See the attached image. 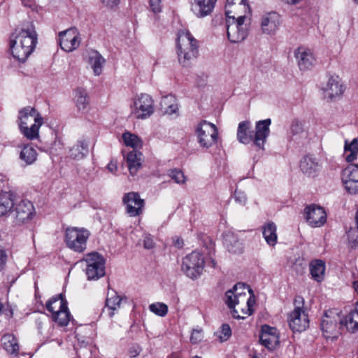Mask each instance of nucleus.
<instances>
[{
	"label": "nucleus",
	"mask_w": 358,
	"mask_h": 358,
	"mask_svg": "<svg viewBox=\"0 0 358 358\" xmlns=\"http://www.w3.org/2000/svg\"><path fill=\"white\" fill-rule=\"evenodd\" d=\"M224 301L236 319H245L252 315L255 303L252 289L243 283H238L227 291Z\"/></svg>",
	"instance_id": "nucleus-1"
},
{
	"label": "nucleus",
	"mask_w": 358,
	"mask_h": 358,
	"mask_svg": "<svg viewBox=\"0 0 358 358\" xmlns=\"http://www.w3.org/2000/svg\"><path fill=\"white\" fill-rule=\"evenodd\" d=\"M38 42V34L32 22L24 24L10 36V48L13 57L25 62L34 52Z\"/></svg>",
	"instance_id": "nucleus-2"
},
{
	"label": "nucleus",
	"mask_w": 358,
	"mask_h": 358,
	"mask_svg": "<svg viewBox=\"0 0 358 358\" xmlns=\"http://www.w3.org/2000/svg\"><path fill=\"white\" fill-rule=\"evenodd\" d=\"M271 124V119L257 121L254 131L252 130L250 121H242L238 125L237 140L239 143L245 145L252 143L258 149L264 150V145L270 134Z\"/></svg>",
	"instance_id": "nucleus-3"
},
{
	"label": "nucleus",
	"mask_w": 358,
	"mask_h": 358,
	"mask_svg": "<svg viewBox=\"0 0 358 358\" xmlns=\"http://www.w3.org/2000/svg\"><path fill=\"white\" fill-rule=\"evenodd\" d=\"M176 48L178 61L184 67L189 66L198 56V41L188 30L178 31Z\"/></svg>",
	"instance_id": "nucleus-4"
},
{
	"label": "nucleus",
	"mask_w": 358,
	"mask_h": 358,
	"mask_svg": "<svg viewBox=\"0 0 358 358\" xmlns=\"http://www.w3.org/2000/svg\"><path fill=\"white\" fill-rule=\"evenodd\" d=\"M90 232L84 228L69 227L65 231V242L69 248L76 252H83L87 248Z\"/></svg>",
	"instance_id": "nucleus-5"
},
{
	"label": "nucleus",
	"mask_w": 358,
	"mask_h": 358,
	"mask_svg": "<svg viewBox=\"0 0 358 358\" xmlns=\"http://www.w3.org/2000/svg\"><path fill=\"white\" fill-rule=\"evenodd\" d=\"M198 143L203 148L215 145L218 138V130L214 124L202 120L195 128Z\"/></svg>",
	"instance_id": "nucleus-6"
},
{
	"label": "nucleus",
	"mask_w": 358,
	"mask_h": 358,
	"mask_svg": "<svg viewBox=\"0 0 358 358\" xmlns=\"http://www.w3.org/2000/svg\"><path fill=\"white\" fill-rule=\"evenodd\" d=\"M154 111V101L149 94H141L134 98L131 113L135 118L145 120L150 117Z\"/></svg>",
	"instance_id": "nucleus-7"
},
{
	"label": "nucleus",
	"mask_w": 358,
	"mask_h": 358,
	"mask_svg": "<svg viewBox=\"0 0 358 358\" xmlns=\"http://www.w3.org/2000/svg\"><path fill=\"white\" fill-rule=\"evenodd\" d=\"M204 264L202 255L194 251L182 259L181 269L187 277L196 279L201 275Z\"/></svg>",
	"instance_id": "nucleus-8"
},
{
	"label": "nucleus",
	"mask_w": 358,
	"mask_h": 358,
	"mask_svg": "<svg viewBox=\"0 0 358 358\" xmlns=\"http://www.w3.org/2000/svg\"><path fill=\"white\" fill-rule=\"evenodd\" d=\"M83 261L86 262L85 273L88 280H98L105 275V259L98 252L87 254Z\"/></svg>",
	"instance_id": "nucleus-9"
},
{
	"label": "nucleus",
	"mask_w": 358,
	"mask_h": 358,
	"mask_svg": "<svg viewBox=\"0 0 358 358\" xmlns=\"http://www.w3.org/2000/svg\"><path fill=\"white\" fill-rule=\"evenodd\" d=\"M321 330L326 338L334 339L338 338L341 334V329L343 327L342 320L340 316L331 311L325 312L321 321Z\"/></svg>",
	"instance_id": "nucleus-10"
},
{
	"label": "nucleus",
	"mask_w": 358,
	"mask_h": 358,
	"mask_svg": "<svg viewBox=\"0 0 358 358\" xmlns=\"http://www.w3.org/2000/svg\"><path fill=\"white\" fill-rule=\"evenodd\" d=\"M243 18L239 20H227V32L229 40L233 43H240L244 41L248 34L249 27Z\"/></svg>",
	"instance_id": "nucleus-11"
},
{
	"label": "nucleus",
	"mask_w": 358,
	"mask_h": 358,
	"mask_svg": "<svg viewBox=\"0 0 358 358\" xmlns=\"http://www.w3.org/2000/svg\"><path fill=\"white\" fill-rule=\"evenodd\" d=\"M122 203L125 206L126 213L130 217L138 216L143 212L145 201L141 199L137 192H130L124 194Z\"/></svg>",
	"instance_id": "nucleus-12"
},
{
	"label": "nucleus",
	"mask_w": 358,
	"mask_h": 358,
	"mask_svg": "<svg viewBox=\"0 0 358 358\" xmlns=\"http://www.w3.org/2000/svg\"><path fill=\"white\" fill-rule=\"evenodd\" d=\"M249 13L250 7L246 0H227L225 14L228 20H239L240 17L245 20Z\"/></svg>",
	"instance_id": "nucleus-13"
},
{
	"label": "nucleus",
	"mask_w": 358,
	"mask_h": 358,
	"mask_svg": "<svg viewBox=\"0 0 358 358\" xmlns=\"http://www.w3.org/2000/svg\"><path fill=\"white\" fill-rule=\"evenodd\" d=\"M304 218L311 227H320L327 222V213L322 207L312 204L304 208Z\"/></svg>",
	"instance_id": "nucleus-14"
},
{
	"label": "nucleus",
	"mask_w": 358,
	"mask_h": 358,
	"mask_svg": "<svg viewBox=\"0 0 358 358\" xmlns=\"http://www.w3.org/2000/svg\"><path fill=\"white\" fill-rule=\"evenodd\" d=\"M342 180L348 193L358 194V164H349L343 171Z\"/></svg>",
	"instance_id": "nucleus-15"
},
{
	"label": "nucleus",
	"mask_w": 358,
	"mask_h": 358,
	"mask_svg": "<svg viewBox=\"0 0 358 358\" xmlns=\"http://www.w3.org/2000/svg\"><path fill=\"white\" fill-rule=\"evenodd\" d=\"M288 322L293 331L301 332L308 327L309 320L305 310L297 306L289 313Z\"/></svg>",
	"instance_id": "nucleus-16"
},
{
	"label": "nucleus",
	"mask_w": 358,
	"mask_h": 358,
	"mask_svg": "<svg viewBox=\"0 0 358 358\" xmlns=\"http://www.w3.org/2000/svg\"><path fill=\"white\" fill-rule=\"evenodd\" d=\"M59 36L61 48L66 52H72L80 45V34L76 28L62 31Z\"/></svg>",
	"instance_id": "nucleus-17"
},
{
	"label": "nucleus",
	"mask_w": 358,
	"mask_h": 358,
	"mask_svg": "<svg viewBox=\"0 0 358 358\" xmlns=\"http://www.w3.org/2000/svg\"><path fill=\"white\" fill-rule=\"evenodd\" d=\"M34 208L31 202L22 200L16 205L15 208L14 222L20 226L31 220L34 215Z\"/></svg>",
	"instance_id": "nucleus-18"
},
{
	"label": "nucleus",
	"mask_w": 358,
	"mask_h": 358,
	"mask_svg": "<svg viewBox=\"0 0 358 358\" xmlns=\"http://www.w3.org/2000/svg\"><path fill=\"white\" fill-rule=\"evenodd\" d=\"M259 341L262 345L270 350H274L279 344V334L275 327L268 325L262 327Z\"/></svg>",
	"instance_id": "nucleus-19"
},
{
	"label": "nucleus",
	"mask_w": 358,
	"mask_h": 358,
	"mask_svg": "<svg viewBox=\"0 0 358 358\" xmlns=\"http://www.w3.org/2000/svg\"><path fill=\"white\" fill-rule=\"evenodd\" d=\"M19 127L22 128L34 123L42 122L43 118L34 108L28 106L19 112Z\"/></svg>",
	"instance_id": "nucleus-20"
},
{
	"label": "nucleus",
	"mask_w": 358,
	"mask_h": 358,
	"mask_svg": "<svg viewBox=\"0 0 358 358\" xmlns=\"http://www.w3.org/2000/svg\"><path fill=\"white\" fill-rule=\"evenodd\" d=\"M294 55L298 66L302 71L310 69L315 62V58L312 51L304 47L298 48Z\"/></svg>",
	"instance_id": "nucleus-21"
},
{
	"label": "nucleus",
	"mask_w": 358,
	"mask_h": 358,
	"mask_svg": "<svg viewBox=\"0 0 358 358\" xmlns=\"http://www.w3.org/2000/svg\"><path fill=\"white\" fill-rule=\"evenodd\" d=\"M217 0H193L192 10L198 17H204L210 15L215 6Z\"/></svg>",
	"instance_id": "nucleus-22"
},
{
	"label": "nucleus",
	"mask_w": 358,
	"mask_h": 358,
	"mask_svg": "<svg viewBox=\"0 0 358 358\" xmlns=\"http://www.w3.org/2000/svg\"><path fill=\"white\" fill-rule=\"evenodd\" d=\"M280 16L276 13H269L262 17L261 28L265 34H274L278 29Z\"/></svg>",
	"instance_id": "nucleus-23"
},
{
	"label": "nucleus",
	"mask_w": 358,
	"mask_h": 358,
	"mask_svg": "<svg viewBox=\"0 0 358 358\" xmlns=\"http://www.w3.org/2000/svg\"><path fill=\"white\" fill-rule=\"evenodd\" d=\"M325 96L333 99L342 95L343 87L338 76H331L329 78L326 86L324 87Z\"/></svg>",
	"instance_id": "nucleus-24"
},
{
	"label": "nucleus",
	"mask_w": 358,
	"mask_h": 358,
	"mask_svg": "<svg viewBox=\"0 0 358 358\" xmlns=\"http://www.w3.org/2000/svg\"><path fill=\"white\" fill-rule=\"evenodd\" d=\"M224 244L227 250L234 254L241 253L243 250V243L234 233H227L224 236Z\"/></svg>",
	"instance_id": "nucleus-25"
},
{
	"label": "nucleus",
	"mask_w": 358,
	"mask_h": 358,
	"mask_svg": "<svg viewBox=\"0 0 358 358\" xmlns=\"http://www.w3.org/2000/svg\"><path fill=\"white\" fill-rule=\"evenodd\" d=\"M87 61L93 69L94 75L99 76L102 72V66L105 62L103 57L97 51L92 50L88 52Z\"/></svg>",
	"instance_id": "nucleus-26"
},
{
	"label": "nucleus",
	"mask_w": 358,
	"mask_h": 358,
	"mask_svg": "<svg viewBox=\"0 0 358 358\" xmlns=\"http://www.w3.org/2000/svg\"><path fill=\"white\" fill-rule=\"evenodd\" d=\"M301 170L307 175H313L320 169V165L315 157L307 155L300 162Z\"/></svg>",
	"instance_id": "nucleus-27"
},
{
	"label": "nucleus",
	"mask_w": 358,
	"mask_h": 358,
	"mask_svg": "<svg viewBox=\"0 0 358 358\" xmlns=\"http://www.w3.org/2000/svg\"><path fill=\"white\" fill-rule=\"evenodd\" d=\"M325 262L321 259H315L310 264V271L312 278L320 282L324 278Z\"/></svg>",
	"instance_id": "nucleus-28"
},
{
	"label": "nucleus",
	"mask_w": 358,
	"mask_h": 358,
	"mask_svg": "<svg viewBox=\"0 0 358 358\" xmlns=\"http://www.w3.org/2000/svg\"><path fill=\"white\" fill-rule=\"evenodd\" d=\"M141 152L136 150L128 153L127 163L131 175L134 176L141 166Z\"/></svg>",
	"instance_id": "nucleus-29"
},
{
	"label": "nucleus",
	"mask_w": 358,
	"mask_h": 358,
	"mask_svg": "<svg viewBox=\"0 0 358 358\" xmlns=\"http://www.w3.org/2000/svg\"><path fill=\"white\" fill-rule=\"evenodd\" d=\"M36 150L31 145H24L20 152V159L25 165L33 164L37 159Z\"/></svg>",
	"instance_id": "nucleus-30"
},
{
	"label": "nucleus",
	"mask_w": 358,
	"mask_h": 358,
	"mask_svg": "<svg viewBox=\"0 0 358 358\" xmlns=\"http://www.w3.org/2000/svg\"><path fill=\"white\" fill-rule=\"evenodd\" d=\"M66 307H67V302L62 294L52 297L46 303V308L52 313V315Z\"/></svg>",
	"instance_id": "nucleus-31"
},
{
	"label": "nucleus",
	"mask_w": 358,
	"mask_h": 358,
	"mask_svg": "<svg viewBox=\"0 0 358 358\" xmlns=\"http://www.w3.org/2000/svg\"><path fill=\"white\" fill-rule=\"evenodd\" d=\"M3 349L10 354H17L20 346L15 336L12 334H6L1 338Z\"/></svg>",
	"instance_id": "nucleus-32"
},
{
	"label": "nucleus",
	"mask_w": 358,
	"mask_h": 358,
	"mask_svg": "<svg viewBox=\"0 0 358 358\" xmlns=\"http://www.w3.org/2000/svg\"><path fill=\"white\" fill-rule=\"evenodd\" d=\"M123 299L120 298V296L114 290H108V296L106 300V306L110 310L109 315L112 317L114 315V311L120 308L121 302Z\"/></svg>",
	"instance_id": "nucleus-33"
},
{
	"label": "nucleus",
	"mask_w": 358,
	"mask_h": 358,
	"mask_svg": "<svg viewBox=\"0 0 358 358\" xmlns=\"http://www.w3.org/2000/svg\"><path fill=\"white\" fill-rule=\"evenodd\" d=\"M358 155V139L354 138L351 142L345 141L344 157L348 162H354Z\"/></svg>",
	"instance_id": "nucleus-34"
},
{
	"label": "nucleus",
	"mask_w": 358,
	"mask_h": 358,
	"mask_svg": "<svg viewBox=\"0 0 358 358\" xmlns=\"http://www.w3.org/2000/svg\"><path fill=\"white\" fill-rule=\"evenodd\" d=\"M88 152V143L85 140H80L69 151V155L74 159H81Z\"/></svg>",
	"instance_id": "nucleus-35"
},
{
	"label": "nucleus",
	"mask_w": 358,
	"mask_h": 358,
	"mask_svg": "<svg viewBox=\"0 0 358 358\" xmlns=\"http://www.w3.org/2000/svg\"><path fill=\"white\" fill-rule=\"evenodd\" d=\"M74 100L78 110H84L90 103L87 92L83 88H78L74 91Z\"/></svg>",
	"instance_id": "nucleus-36"
},
{
	"label": "nucleus",
	"mask_w": 358,
	"mask_h": 358,
	"mask_svg": "<svg viewBox=\"0 0 358 358\" xmlns=\"http://www.w3.org/2000/svg\"><path fill=\"white\" fill-rule=\"evenodd\" d=\"M14 206L13 195L4 192L0 194V217L6 215Z\"/></svg>",
	"instance_id": "nucleus-37"
},
{
	"label": "nucleus",
	"mask_w": 358,
	"mask_h": 358,
	"mask_svg": "<svg viewBox=\"0 0 358 358\" xmlns=\"http://www.w3.org/2000/svg\"><path fill=\"white\" fill-rule=\"evenodd\" d=\"M263 236L266 243L275 245L277 242L276 226L273 222H268L263 227Z\"/></svg>",
	"instance_id": "nucleus-38"
},
{
	"label": "nucleus",
	"mask_w": 358,
	"mask_h": 358,
	"mask_svg": "<svg viewBox=\"0 0 358 358\" xmlns=\"http://www.w3.org/2000/svg\"><path fill=\"white\" fill-rule=\"evenodd\" d=\"M43 122L34 123L29 126L20 128V130L24 136L27 139L30 141L38 139L39 137V128L43 124Z\"/></svg>",
	"instance_id": "nucleus-39"
},
{
	"label": "nucleus",
	"mask_w": 358,
	"mask_h": 358,
	"mask_svg": "<svg viewBox=\"0 0 358 358\" xmlns=\"http://www.w3.org/2000/svg\"><path fill=\"white\" fill-rule=\"evenodd\" d=\"M161 105L164 112L169 115L176 113L178 110L176 99L173 95L164 96L161 101Z\"/></svg>",
	"instance_id": "nucleus-40"
},
{
	"label": "nucleus",
	"mask_w": 358,
	"mask_h": 358,
	"mask_svg": "<svg viewBox=\"0 0 358 358\" xmlns=\"http://www.w3.org/2000/svg\"><path fill=\"white\" fill-rule=\"evenodd\" d=\"M345 325L352 331L358 329V302L355 303V308L346 316Z\"/></svg>",
	"instance_id": "nucleus-41"
},
{
	"label": "nucleus",
	"mask_w": 358,
	"mask_h": 358,
	"mask_svg": "<svg viewBox=\"0 0 358 358\" xmlns=\"http://www.w3.org/2000/svg\"><path fill=\"white\" fill-rule=\"evenodd\" d=\"M122 139L127 146L134 148V150L142 147V141L138 136L130 132L124 133Z\"/></svg>",
	"instance_id": "nucleus-42"
},
{
	"label": "nucleus",
	"mask_w": 358,
	"mask_h": 358,
	"mask_svg": "<svg viewBox=\"0 0 358 358\" xmlns=\"http://www.w3.org/2000/svg\"><path fill=\"white\" fill-rule=\"evenodd\" d=\"M53 320L57 322L59 326H66L70 320V313L68 310V307L64 308L59 312H57L52 315Z\"/></svg>",
	"instance_id": "nucleus-43"
},
{
	"label": "nucleus",
	"mask_w": 358,
	"mask_h": 358,
	"mask_svg": "<svg viewBox=\"0 0 358 358\" xmlns=\"http://www.w3.org/2000/svg\"><path fill=\"white\" fill-rule=\"evenodd\" d=\"M150 310L155 314L164 317L168 312V306L163 303H155L150 305Z\"/></svg>",
	"instance_id": "nucleus-44"
},
{
	"label": "nucleus",
	"mask_w": 358,
	"mask_h": 358,
	"mask_svg": "<svg viewBox=\"0 0 358 358\" xmlns=\"http://www.w3.org/2000/svg\"><path fill=\"white\" fill-rule=\"evenodd\" d=\"M169 176L174 180L176 183L182 184L185 182L184 173L179 169L172 170L169 173Z\"/></svg>",
	"instance_id": "nucleus-45"
},
{
	"label": "nucleus",
	"mask_w": 358,
	"mask_h": 358,
	"mask_svg": "<svg viewBox=\"0 0 358 358\" xmlns=\"http://www.w3.org/2000/svg\"><path fill=\"white\" fill-rule=\"evenodd\" d=\"M303 131V127L302 122L297 120L292 121L290 127V132L293 136L300 134Z\"/></svg>",
	"instance_id": "nucleus-46"
},
{
	"label": "nucleus",
	"mask_w": 358,
	"mask_h": 358,
	"mask_svg": "<svg viewBox=\"0 0 358 358\" xmlns=\"http://www.w3.org/2000/svg\"><path fill=\"white\" fill-rule=\"evenodd\" d=\"M202 338H203V336H202L201 331L193 330L191 337H190V341H191L192 343L197 344L200 341H201Z\"/></svg>",
	"instance_id": "nucleus-47"
},
{
	"label": "nucleus",
	"mask_w": 358,
	"mask_h": 358,
	"mask_svg": "<svg viewBox=\"0 0 358 358\" xmlns=\"http://www.w3.org/2000/svg\"><path fill=\"white\" fill-rule=\"evenodd\" d=\"M222 334L223 336H220V338L224 340H227L231 334V328L229 324H224L222 326Z\"/></svg>",
	"instance_id": "nucleus-48"
},
{
	"label": "nucleus",
	"mask_w": 358,
	"mask_h": 358,
	"mask_svg": "<svg viewBox=\"0 0 358 358\" xmlns=\"http://www.w3.org/2000/svg\"><path fill=\"white\" fill-rule=\"evenodd\" d=\"M150 5L152 10L155 13H159L162 10L160 0H150Z\"/></svg>",
	"instance_id": "nucleus-49"
},
{
	"label": "nucleus",
	"mask_w": 358,
	"mask_h": 358,
	"mask_svg": "<svg viewBox=\"0 0 358 358\" xmlns=\"http://www.w3.org/2000/svg\"><path fill=\"white\" fill-rule=\"evenodd\" d=\"M234 198L236 201L243 205L245 203L247 200L246 195L243 192L238 191H235Z\"/></svg>",
	"instance_id": "nucleus-50"
},
{
	"label": "nucleus",
	"mask_w": 358,
	"mask_h": 358,
	"mask_svg": "<svg viewBox=\"0 0 358 358\" xmlns=\"http://www.w3.org/2000/svg\"><path fill=\"white\" fill-rule=\"evenodd\" d=\"M143 246L145 249H152L155 246V243L152 237L146 236L143 240Z\"/></svg>",
	"instance_id": "nucleus-51"
},
{
	"label": "nucleus",
	"mask_w": 358,
	"mask_h": 358,
	"mask_svg": "<svg viewBox=\"0 0 358 358\" xmlns=\"http://www.w3.org/2000/svg\"><path fill=\"white\" fill-rule=\"evenodd\" d=\"M7 259V255L3 248L0 247V271L3 268Z\"/></svg>",
	"instance_id": "nucleus-52"
},
{
	"label": "nucleus",
	"mask_w": 358,
	"mask_h": 358,
	"mask_svg": "<svg viewBox=\"0 0 358 358\" xmlns=\"http://www.w3.org/2000/svg\"><path fill=\"white\" fill-rule=\"evenodd\" d=\"M103 4L109 8H113L117 5L119 0H101Z\"/></svg>",
	"instance_id": "nucleus-53"
},
{
	"label": "nucleus",
	"mask_w": 358,
	"mask_h": 358,
	"mask_svg": "<svg viewBox=\"0 0 358 358\" xmlns=\"http://www.w3.org/2000/svg\"><path fill=\"white\" fill-rule=\"evenodd\" d=\"M107 169L110 173H115L117 169V163L115 162L111 161L108 164Z\"/></svg>",
	"instance_id": "nucleus-54"
},
{
	"label": "nucleus",
	"mask_w": 358,
	"mask_h": 358,
	"mask_svg": "<svg viewBox=\"0 0 358 358\" xmlns=\"http://www.w3.org/2000/svg\"><path fill=\"white\" fill-rule=\"evenodd\" d=\"M357 233L356 231H349L348 234V240L350 242L354 243H358V236H357L356 238H353L354 234Z\"/></svg>",
	"instance_id": "nucleus-55"
},
{
	"label": "nucleus",
	"mask_w": 358,
	"mask_h": 358,
	"mask_svg": "<svg viewBox=\"0 0 358 358\" xmlns=\"http://www.w3.org/2000/svg\"><path fill=\"white\" fill-rule=\"evenodd\" d=\"M173 245L178 248H181L183 246V241L182 239H180L179 238H176V239H173Z\"/></svg>",
	"instance_id": "nucleus-56"
},
{
	"label": "nucleus",
	"mask_w": 358,
	"mask_h": 358,
	"mask_svg": "<svg viewBox=\"0 0 358 358\" xmlns=\"http://www.w3.org/2000/svg\"><path fill=\"white\" fill-rule=\"evenodd\" d=\"M210 266L212 267V268H215L216 267V265H217V263L215 262V259H211L210 261V263H209Z\"/></svg>",
	"instance_id": "nucleus-57"
},
{
	"label": "nucleus",
	"mask_w": 358,
	"mask_h": 358,
	"mask_svg": "<svg viewBox=\"0 0 358 358\" xmlns=\"http://www.w3.org/2000/svg\"><path fill=\"white\" fill-rule=\"evenodd\" d=\"M289 4H296L301 0H286Z\"/></svg>",
	"instance_id": "nucleus-58"
},
{
	"label": "nucleus",
	"mask_w": 358,
	"mask_h": 358,
	"mask_svg": "<svg viewBox=\"0 0 358 358\" xmlns=\"http://www.w3.org/2000/svg\"><path fill=\"white\" fill-rule=\"evenodd\" d=\"M354 288H355V290L356 291V292L358 294V281H356V282H354Z\"/></svg>",
	"instance_id": "nucleus-59"
},
{
	"label": "nucleus",
	"mask_w": 358,
	"mask_h": 358,
	"mask_svg": "<svg viewBox=\"0 0 358 358\" xmlns=\"http://www.w3.org/2000/svg\"><path fill=\"white\" fill-rule=\"evenodd\" d=\"M139 352L136 351L135 354H131V357H136L137 355H138Z\"/></svg>",
	"instance_id": "nucleus-60"
},
{
	"label": "nucleus",
	"mask_w": 358,
	"mask_h": 358,
	"mask_svg": "<svg viewBox=\"0 0 358 358\" xmlns=\"http://www.w3.org/2000/svg\"><path fill=\"white\" fill-rule=\"evenodd\" d=\"M2 308H3V305H2L1 302L0 301V313L2 310Z\"/></svg>",
	"instance_id": "nucleus-61"
},
{
	"label": "nucleus",
	"mask_w": 358,
	"mask_h": 358,
	"mask_svg": "<svg viewBox=\"0 0 358 358\" xmlns=\"http://www.w3.org/2000/svg\"><path fill=\"white\" fill-rule=\"evenodd\" d=\"M354 3H355L356 4H358V0H353Z\"/></svg>",
	"instance_id": "nucleus-62"
},
{
	"label": "nucleus",
	"mask_w": 358,
	"mask_h": 358,
	"mask_svg": "<svg viewBox=\"0 0 358 358\" xmlns=\"http://www.w3.org/2000/svg\"><path fill=\"white\" fill-rule=\"evenodd\" d=\"M192 358H201V357H199V356H194V357Z\"/></svg>",
	"instance_id": "nucleus-63"
},
{
	"label": "nucleus",
	"mask_w": 358,
	"mask_h": 358,
	"mask_svg": "<svg viewBox=\"0 0 358 358\" xmlns=\"http://www.w3.org/2000/svg\"><path fill=\"white\" fill-rule=\"evenodd\" d=\"M297 301H298V299H295L294 303H297Z\"/></svg>",
	"instance_id": "nucleus-64"
}]
</instances>
